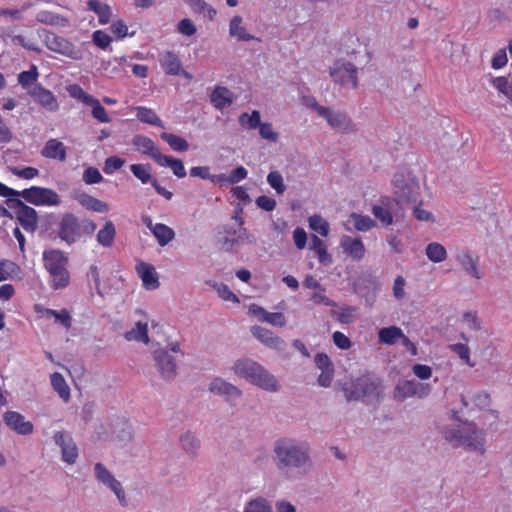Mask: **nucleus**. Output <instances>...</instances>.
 <instances>
[{"instance_id": "1", "label": "nucleus", "mask_w": 512, "mask_h": 512, "mask_svg": "<svg viewBox=\"0 0 512 512\" xmlns=\"http://www.w3.org/2000/svg\"><path fill=\"white\" fill-rule=\"evenodd\" d=\"M338 385L348 402L365 401L372 404L383 399V381L374 373H364L339 382Z\"/></svg>"}, {"instance_id": "2", "label": "nucleus", "mask_w": 512, "mask_h": 512, "mask_svg": "<svg viewBox=\"0 0 512 512\" xmlns=\"http://www.w3.org/2000/svg\"><path fill=\"white\" fill-rule=\"evenodd\" d=\"M233 372L246 381L267 392H278L280 385L276 377L257 361L241 358L234 362Z\"/></svg>"}, {"instance_id": "3", "label": "nucleus", "mask_w": 512, "mask_h": 512, "mask_svg": "<svg viewBox=\"0 0 512 512\" xmlns=\"http://www.w3.org/2000/svg\"><path fill=\"white\" fill-rule=\"evenodd\" d=\"M96 224L88 218H79L72 212L64 213L56 224V236L71 246L86 235H92Z\"/></svg>"}, {"instance_id": "4", "label": "nucleus", "mask_w": 512, "mask_h": 512, "mask_svg": "<svg viewBox=\"0 0 512 512\" xmlns=\"http://www.w3.org/2000/svg\"><path fill=\"white\" fill-rule=\"evenodd\" d=\"M394 197L397 205L407 208L420 200L419 181L409 171H398L393 178Z\"/></svg>"}, {"instance_id": "5", "label": "nucleus", "mask_w": 512, "mask_h": 512, "mask_svg": "<svg viewBox=\"0 0 512 512\" xmlns=\"http://www.w3.org/2000/svg\"><path fill=\"white\" fill-rule=\"evenodd\" d=\"M44 266L52 278L54 289L65 288L70 281L67 270L68 257L59 249H49L43 252Z\"/></svg>"}, {"instance_id": "6", "label": "nucleus", "mask_w": 512, "mask_h": 512, "mask_svg": "<svg viewBox=\"0 0 512 512\" xmlns=\"http://www.w3.org/2000/svg\"><path fill=\"white\" fill-rule=\"evenodd\" d=\"M442 433L450 443L466 448H481L484 445L483 431L472 422H467L462 430L446 427Z\"/></svg>"}, {"instance_id": "7", "label": "nucleus", "mask_w": 512, "mask_h": 512, "mask_svg": "<svg viewBox=\"0 0 512 512\" xmlns=\"http://www.w3.org/2000/svg\"><path fill=\"white\" fill-rule=\"evenodd\" d=\"M273 459L276 466L284 471L306 470L311 466L310 457L305 450H275Z\"/></svg>"}, {"instance_id": "8", "label": "nucleus", "mask_w": 512, "mask_h": 512, "mask_svg": "<svg viewBox=\"0 0 512 512\" xmlns=\"http://www.w3.org/2000/svg\"><path fill=\"white\" fill-rule=\"evenodd\" d=\"M38 35L49 50L74 60L81 59L80 51L66 38L57 36L46 29L38 30Z\"/></svg>"}, {"instance_id": "9", "label": "nucleus", "mask_w": 512, "mask_h": 512, "mask_svg": "<svg viewBox=\"0 0 512 512\" xmlns=\"http://www.w3.org/2000/svg\"><path fill=\"white\" fill-rule=\"evenodd\" d=\"M6 204L14 211L16 219L25 231L33 233L37 230L38 214L34 208L18 198L7 199Z\"/></svg>"}, {"instance_id": "10", "label": "nucleus", "mask_w": 512, "mask_h": 512, "mask_svg": "<svg viewBox=\"0 0 512 512\" xmlns=\"http://www.w3.org/2000/svg\"><path fill=\"white\" fill-rule=\"evenodd\" d=\"M357 73V67L344 59L336 60L330 67V76L335 83L353 89L358 86Z\"/></svg>"}, {"instance_id": "11", "label": "nucleus", "mask_w": 512, "mask_h": 512, "mask_svg": "<svg viewBox=\"0 0 512 512\" xmlns=\"http://www.w3.org/2000/svg\"><path fill=\"white\" fill-rule=\"evenodd\" d=\"M20 194L26 202L36 206H58L61 203L60 196L50 188L32 186Z\"/></svg>"}, {"instance_id": "12", "label": "nucleus", "mask_w": 512, "mask_h": 512, "mask_svg": "<svg viewBox=\"0 0 512 512\" xmlns=\"http://www.w3.org/2000/svg\"><path fill=\"white\" fill-rule=\"evenodd\" d=\"M429 394V385H424L415 380L399 381L393 391V398L397 402H403L409 397L418 396L420 398Z\"/></svg>"}, {"instance_id": "13", "label": "nucleus", "mask_w": 512, "mask_h": 512, "mask_svg": "<svg viewBox=\"0 0 512 512\" xmlns=\"http://www.w3.org/2000/svg\"><path fill=\"white\" fill-rule=\"evenodd\" d=\"M94 473L96 479L100 483L114 492L120 504L122 506H126L127 500L122 484L110 473V471L102 463H96L94 466Z\"/></svg>"}, {"instance_id": "14", "label": "nucleus", "mask_w": 512, "mask_h": 512, "mask_svg": "<svg viewBox=\"0 0 512 512\" xmlns=\"http://www.w3.org/2000/svg\"><path fill=\"white\" fill-rule=\"evenodd\" d=\"M155 367L161 377L166 381H172L177 375V362L168 350L158 349L153 353Z\"/></svg>"}, {"instance_id": "15", "label": "nucleus", "mask_w": 512, "mask_h": 512, "mask_svg": "<svg viewBox=\"0 0 512 512\" xmlns=\"http://www.w3.org/2000/svg\"><path fill=\"white\" fill-rule=\"evenodd\" d=\"M456 261L467 275L475 279L483 277V273L479 269V257L469 249L459 250L456 254Z\"/></svg>"}, {"instance_id": "16", "label": "nucleus", "mask_w": 512, "mask_h": 512, "mask_svg": "<svg viewBox=\"0 0 512 512\" xmlns=\"http://www.w3.org/2000/svg\"><path fill=\"white\" fill-rule=\"evenodd\" d=\"M251 333L257 340L270 349L282 353L287 348V343L282 338L276 336L271 330L264 327L253 326Z\"/></svg>"}, {"instance_id": "17", "label": "nucleus", "mask_w": 512, "mask_h": 512, "mask_svg": "<svg viewBox=\"0 0 512 512\" xmlns=\"http://www.w3.org/2000/svg\"><path fill=\"white\" fill-rule=\"evenodd\" d=\"M209 391L218 396L225 397L227 402L237 400L242 396V391L235 385L217 377L209 384Z\"/></svg>"}, {"instance_id": "18", "label": "nucleus", "mask_w": 512, "mask_h": 512, "mask_svg": "<svg viewBox=\"0 0 512 512\" xmlns=\"http://www.w3.org/2000/svg\"><path fill=\"white\" fill-rule=\"evenodd\" d=\"M315 111L320 117L324 118L332 128L345 129L350 123L345 113L321 106L317 102H315Z\"/></svg>"}, {"instance_id": "19", "label": "nucleus", "mask_w": 512, "mask_h": 512, "mask_svg": "<svg viewBox=\"0 0 512 512\" xmlns=\"http://www.w3.org/2000/svg\"><path fill=\"white\" fill-rule=\"evenodd\" d=\"M236 234L237 229L230 224L219 227L216 235L217 245L225 252H232L233 247L239 245Z\"/></svg>"}, {"instance_id": "20", "label": "nucleus", "mask_w": 512, "mask_h": 512, "mask_svg": "<svg viewBox=\"0 0 512 512\" xmlns=\"http://www.w3.org/2000/svg\"><path fill=\"white\" fill-rule=\"evenodd\" d=\"M3 419L6 425L18 434L27 435L33 430V424L30 421H25L24 416L18 412L7 411L4 413Z\"/></svg>"}, {"instance_id": "21", "label": "nucleus", "mask_w": 512, "mask_h": 512, "mask_svg": "<svg viewBox=\"0 0 512 512\" xmlns=\"http://www.w3.org/2000/svg\"><path fill=\"white\" fill-rule=\"evenodd\" d=\"M132 144L136 148L137 151L141 152L144 155H147L151 159H153L156 163L159 161L158 157H161L163 154L159 151V148L155 144V142L147 136L144 135H135L132 138Z\"/></svg>"}, {"instance_id": "22", "label": "nucleus", "mask_w": 512, "mask_h": 512, "mask_svg": "<svg viewBox=\"0 0 512 512\" xmlns=\"http://www.w3.org/2000/svg\"><path fill=\"white\" fill-rule=\"evenodd\" d=\"M460 401L463 407L468 408L472 404V409H487L491 405V397L486 391H476L468 396L461 394Z\"/></svg>"}, {"instance_id": "23", "label": "nucleus", "mask_w": 512, "mask_h": 512, "mask_svg": "<svg viewBox=\"0 0 512 512\" xmlns=\"http://www.w3.org/2000/svg\"><path fill=\"white\" fill-rule=\"evenodd\" d=\"M161 68L167 75H179L181 73L182 62L179 56L173 51H165L159 56Z\"/></svg>"}, {"instance_id": "24", "label": "nucleus", "mask_w": 512, "mask_h": 512, "mask_svg": "<svg viewBox=\"0 0 512 512\" xmlns=\"http://www.w3.org/2000/svg\"><path fill=\"white\" fill-rule=\"evenodd\" d=\"M137 273L147 290H154L159 287L160 282L155 268L147 263L141 262L136 266Z\"/></svg>"}, {"instance_id": "25", "label": "nucleus", "mask_w": 512, "mask_h": 512, "mask_svg": "<svg viewBox=\"0 0 512 512\" xmlns=\"http://www.w3.org/2000/svg\"><path fill=\"white\" fill-rule=\"evenodd\" d=\"M341 247L343 251L354 260H361L365 255V247L359 238L343 236L341 238Z\"/></svg>"}, {"instance_id": "26", "label": "nucleus", "mask_w": 512, "mask_h": 512, "mask_svg": "<svg viewBox=\"0 0 512 512\" xmlns=\"http://www.w3.org/2000/svg\"><path fill=\"white\" fill-rule=\"evenodd\" d=\"M29 93L37 102H39L46 109L50 111H55L58 108V103L51 91L41 86H34L29 91Z\"/></svg>"}, {"instance_id": "27", "label": "nucleus", "mask_w": 512, "mask_h": 512, "mask_svg": "<svg viewBox=\"0 0 512 512\" xmlns=\"http://www.w3.org/2000/svg\"><path fill=\"white\" fill-rule=\"evenodd\" d=\"M41 154L45 158L65 161L66 147L61 141L57 139H50L46 142L45 146L41 151Z\"/></svg>"}, {"instance_id": "28", "label": "nucleus", "mask_w": 512, "mask_h": 512, "mask_svg": "<svg viewBox=\"0 0 512 512\" xmlns=\"http://www.w3.org/2000/svg\"><path fill=\"white\" fill-rule=\"evenodd\" d=\"M210 101L213 106L222 110L232 103V92L223 86H217L210 95Z\"/></svg>"}, {"instance_id": "29", "label": "nucleus", "mask_w": 512, "mask_h": 512, "mask_svg": "<svg viewBox=\"0 0 512 512\" xmlns=\"http://www.w3.org/2000/svg\"><path fill=\"white\" fill-rule=\"evenodd\" d=\"M36 20L40 23L56 27H67L69 25V20L66 17L46 10L38 12Z\"/></svg>"}, {"instance_id": "30", "label": "nucleus", "mask_w": 512, "mask_h": 512, "mask_svg": "<svg viewBox=\"0 0 512 512\" xmlns=\"http://www.w3.org/2000/svg\"><path fill=\"white\" fill-rule=\"evenodd\" d=\"M159 161L157 164L161 167H169L173 171V174L178 178L186 176V170L183 162L180 159L173 158L171 156L162 155L158 157Z\"/></svg>"}, {"instance_id": "31", "label": "nucleus", "mask_w": 512, "mask_h": 512, "mask_svg": "<svg viewBox=\"0 0 512 512\" xmlns=\"http://www.w3.org/2000/svg\"><path fill=\"white\" fill-rule=\"evenodd\" d=\"M125 339L127 341H138L143 342L145 344L149 343L148 336V325L147 323H143L138 321L135 324V327L125 333Z\"/></svg>"}, {"instance_id": "32", "label": "nucleus", "mask_w": 512, "mask_h": 512, "mask_svg": "<svg viewBox=\"0 0 512 512\" xmlns=\"http://www.w3.org/2000/svg\"><path fill=\"white\" fill-rule=\"evenodd\" d=\"M78 201L87 210L99 213H105L109 210V205L107 203L88 194H81Z\"/></svg>"}, {"instance_id": "33", "label": "nucleus", "mask_w": 512, "mask_h": 512, "mask_svg": "<svg viewBox=\"0 0 512 512\" xmlns=\"http://www.w3.org/2000/svg\"><path fill=\"white\" fill-rule=\"evenodd\" d=\"M241 24H242L241 16L236 15L230 20V24H229L230 36L236 37L239 41L253 40L254 36L247 33L246 29Z\"/></svg>"}, {"instance_id": "34", "label": "nucleus", "mask_w": 512, "mask_h": 512, "mask_svg": "<svg viewBox=\"0 0 512 512\" xmlns=\"http://www.w3.org/2000/svg\"><path fill=\"white\" fill-rule=\"evenodd\" d=\"M403 331L397 326L381 328L378 332L379 341L387 345H393L403 337Z\"/></svg>"}, {"instance_id": "35", "label": "nucleus", "mask_w": 512, "mask_h": 512, "mask_svg": "<svg viewBox=\"0 0 512 512\" xmlns=\"http://www.w3.org/2000/svg\"><path fill=\"white\" fill-rule=\"evenodd\" d=\"M152 233L157 239L158 244L162 247L171 242L175 237L173 229L162 223L155 224Z\"/></svg>"}, {"instance_id": "36", "label": "nucleus", "mask_w": 512, "mask_h": 512, "mask_svg": "<svg viewBox=\"0 0 512 512\" xmlns=\"http://www.w3.org/2000/svg\"><path fill=\"white\" fill-rule=\"evenodd\" d=\"M136 117L139 121L153 126L164 128L162 120L150 108L139 106L136 108Z\"/></svg>"}, {"instance_id": "37", "label": "nucleus", "mask_w": 512, "mask_h": 512, "mask_svg": "<svg viewBox=\"0 0 512 512\" xmlns=\"http://www.w3.org/2000/svg\"><path fill=\"white\" fill-rule=\"evenodd\" d=\"M87 6L89 10L98 15L100 24L104 25L109 22L111 10L107 4H104L99 0H88Z\"/></svg>"}, {"instance_id": "38", "label": "nucleus", "mask_w": 512, "mask_h": 512, "mask_svg": "<svg viewBox=\"0 0 512 512\" xmlns=\"http://www.w3.org/2000/svg\"><path fill=\"white\" fill-rule=\"evenodd\" d=\"M425 253L427 258L434 263L443 262L447 258V251L445 247L437 242L429 243L426 246Z\"/></svg>"}, {"instance_id": "39", "label": "nucleus", "mask_w": 512, "mask_h": 512, "mask_svg": "<svg viewBox=\"0 0 512 512\" xmlns=\"http://www.w3.org/2000/svg\"><path fill=\"white\" fill-rule=\"evenodd\" d=\"M130 170L132 174L141 181L142 184L150 183L153 185V181L157 180L151 175L150 164H132L130 166Z\"/></svg>"}, {"instance_id": "40", "label": "nucleus", "mask_w": 512, "mask_h": 512, "mask_svg": "<svg viewBox=\"0 0 512 512\" xmlns=\"http://www.w3.org/2000/svg\"><path fill=\"white\" fill-rule=\"evenodd\" d=\"M116 229L112 221H107L104 227L97 234V241L103 247H110L113 244Z\"/></svg>"}, {"instance_id": "41", "label": "nucleus", "mask_w": 512, "mask_h": 512, "mask_svg": "<svg viewBox=\"0 0 512 512\" xmlns=\"http://www.w3.org/2000/svg\"><path fill=\"white\" fill-rule=\"evenodd\" d=\"M311 249H313L317 255L318 260L323 265H329L332 263V257L327 252L326 245L323 240H321L316 235L312 236Z\"/></svg>"}, {"instance_id": "42", "label": "nucleus", "mask_w": 512, "mask_h": 512, "mask_svg": "<svg viewBox=\"0 0 512 512\" xmlns=\"http://www.w3.org/2000/svg\"><path fill=\"white\" fill-rule=\"evenodd\" d=\"M51 385L53 389L58 392L59 396L67 401L70 397V389L68 385L66 384V381L64 377L58 373L55 372L51 375Z\"/></svg>"}, {"instance_id": "43", "label": "nucleus", "mask_w": 512, "mask_h": 512, "mask_svg": "<svg viewBox=\"0 0 512 512\" xmlns=\"http://www.w3.org/2000/svg\"><path fill=\"white\" fill-rule=\"evenodd\" d=\"M161 138L165 142H167V144L175 151L185 152L189 149L188 142L184 138H182L178 135L164 132L161 134Z\"/></svg>"}, {"instance_id": "44", "label": "nucleus", "mask_w": 512, "mask_h": 512, "mask_svg": "<svg viewBox=\"0 0 512 512\" xmlns=\"http://www.w3.org/2000/svg\"><path fill=\"white\" fill-rule=\"evenodd\" d=\"M349 219L353 222L354 228L358 231L365 232L375 226V221L367 215L352 213Z\"/></svg>"}, {"instance_id": "45", "label": "nucleus", "mask_w": 512, "mask_h": 512, "mask_svg": "<svg viewBox=\"0 0 512 512\" xmlns=\"http://www.w3.org/2000/svg\"><path fill=\"white\" fill-rule=\"evenodd\" d=\"M309 227L319 233L321 236L326 237L329 233V223L320 215L310 216L308 219Z\"/></svg>"}, {"instance_id": "46", "label": "nucleus", "mask_w": 512, "mask_h": 512, "mask_svg": "<svg viewBox=\"0 0 512 512\" xmlns=\"http://www.w3.org/2000/svg\"><path fill=\"white\" fill-rule=\"evenodd\" d=\"M113 433L119 438L121 441H125L131 438L132 429L129 422L125 419L119 418L117 419Z\"/></svg>"}, {"instance_id": "47", "label": "nucleus", "mask_w": 512, "mask_h": 512, "mask_svg": "<svg viewBox=\"0 0 512 512\" xmlns=\"http://www.w3.org/2000/svg\"><path fill=\"white\" fill-rule=\"evenodd\" d=\"M43 312L46 317H54L55 320L60 322L66 329H69L71 327V316L66 309L56 311L53 309L46 308L43 309Z\"/></svg>"}, {"instance_id": "48", "label": "nucleus", "mask_w": 512, "mask_h": 512, "mask_svg": "<svg viewBox=\"0 0 512 512\" xmlns=\"http://www.w3.org/2000/svg\"><path fill=\"white\" fill-rule=\"evenodd\" d=\"M209 284L216 290L218 296L223 300L239 303V298L230 290L228 285L218 282H209Z\"/></svg>"}, {"instance_id": "49", "label": "nucleus", "mask_w": 512, "mask_h": 512, "mask_svg": "<svg viewBox=\"0 0 512 512\" xmlns=\"http://www.w3.org/2000/svg\"><path fill=\"white\" fill-rule=\"evenodd\" d=\"M239 122L242 126H246L249 129H255L261 124L260 112L253 110L251 114L242 113L239 116Z\"/></svg>"}, {"instance_id": "50", "label": "nucleus", "mask_w": 512, "mask_h": 512, "mask_svg": "<svg viewBox=\"0 0 512 512\" xmlns=\"http://www.w3.org/2000/svg\"><path fill=\"white\" fill-rule=\"evenodd\" d=\"M267 182L277 192V194H283L286 190L283 177L278 171H271L267 175Z\"/></svg>"}, {"instance_id": "51", "label": "nucleus", "mask_w": 512, "mask_h": 512, "mask_svg": "<svg viewBox=\"0 0 512 512\" xmlns=\"http://www.w3.org/2000/svg\"><path fill=\"white\" fill-rule=\"evenodd\" d=\"M245 512H273L271 506L264 498L251 500L246 506Z\"/></svg>"}, {"instance_id": "52", "label": "nucleus", "mask_w": 512, "mask_h": 512, "mask_svg": "<svg viewBox=\"0 0 512 512\" xmlns=\"http://www.w3.org/2000/svg\"><path fill=\"white\" fill-rule=\"evenodd\" d=\"M92 41L98 48L105 50L112 42V38L104 31L96 30L92 34Z\"/></svg>"}, {"instance_id": "53", "label": "nucleus", "mask_w": 512, "mask_h": 512, "mask_svg": "<svg viewBox=\"0 0 512 512\" xmlns=\"http://www.w3.org/2000/svg\"><path fill=\"white\" fill-rule=\"evenodd\" d=\"M37 77V68L36 66H32L30 70L23 71L18 75V82L23 88H26L36 81Z\"/></svg>"}, {"instance_id": "54", "label": "nucleus", "mask_w": 512, "mask_h": 512, "mask_svg": "<svg viewBox=\"0 0 512 512\" xmlns=\"http://www.w3.org/2000/svg\"><path fill=\"white\" fill-rule=\"evenodd\" d=\"M185 2L197 13H204L207 10L210 19L216 15V11L204 0H185Z\"/></svg>"}, {"instance_id": "55", "label": "nucleus", "mask_w": 512, "mask_h": 512, "mask_svg": "<svg viewBox=\"0 0 512 512\" xmlns=\"http://www.w3.org/2000/svg\"><path fill=\"white\" fill-rule=\"evenodd\" d=\"M450 350L457 354L460 359L465 361V363L469 366H473L470 362V349L466 344L456 343L449 346Z\"/></svg>"}, {"instance_id": "56", "label": "nucleus", "mask_w": 512, "mask_h": 512, "mask_svg": "<svg viewBox=\"0 0 512 512\" xmlns=\"http://www.w3.org/2000/svg\"><path fill=\"white\" fill-rule=\"evenodd\" d=\"M54 441L60 448H76L71 435L69 433L59 431L54 434Z\"/></svg>"}, {"instance_id": "57", "label": "nucleus", "mask_w": 512, "mask_h": 512, "mask_svg": "<svg viewBox=\"0 0 512 512\" xmlns=\"http://www.w3.org/2000/svg\"><path fill=\"white\" fill-rule=\"evenodd\" d=\"M125 163V160L117 157L111 156L105 160L103 171L105 174H113L116 170L120 169Z\"/></svg>"}, {"instance_id": "58", "label": "nucleus", "mask_w": 512, "mask_h": 512, "mask_svg": "<svg viewBox=\"0 0 512 512\" xmlns=\"http://www.w3.org/2000/svg\"><path fill=\"white\" fill-rule=\"evenodd\" d=\"M372 213L375 218L381 221L384 225H390L393 221L391 212L382 206L374 205Z\"/></svg>"}, {"instance_id": "59", "label": "nucleus", "mask_w": 512, "mask_h": 512, "mask_svg": "<svg viewBox=\"0 0 512 512\" xmlns=\"http://www.w3.org/2000/svg\"><path fill=\"white\" fill-rule=\"evenodd\" d=\"M103 180L99 170L95 167H88L83 172V181L86 184H96Z\"/></svg>"}, {"instance_id": "60", "label": "nucleus", "mask_w": 512, "mask_h": 512, "mask_svg": "<svg viewBox=\"0 0 512 512\" xmlns=\"http://www.w3.org/2000/svg\"><path fill=\"white\" fill-rule=\"evenodd\" d=\"M244 220L239 218V227L237 229V238H239V244L242 241H246L249 244L255 245L257 243L256 238L253 234L249 233L246 228L243 227Z\"/></svg>"}, {"instance_id": "61", "label": "nucleus", "mask_w": 512, "mask_h": 512, "mask_svg": "<svg viewBox=\"0 0 512 512\" xmlns=\"http://www.w3.org/2000/svg\"><path fill=\"white\" fill-rule=\"evenodd\" d=\"M247 175V169L243 166H238L237 168L233 169L231 173L228 175V185L239 183L240 181L244 180L247 177Z\"/></svg>"}, {"instance_id": "62", "label": "nucleus", "mask_w": 512, "mask_h": 512, "mask_svg": "<svg viewBox=\"0 0 512 512\" xmlns=\"http://www.w3.org/2000/svg\"><path fill=\"white\" fill-rule=\"evenodd\" d=\"M259 134L263 139L276 142L278 139V133L273 131L271 123H261L259 125Z\"/></svg>"}, {"instance_id": "63", "label": "nucleus", "mask_w": 512, "mask_h": 512, "mask_svg": "<svg viewBox=\"0 0 512 512\" xmlns=\"http://www.w3.org/2000/svg\"><path fill=\"white\" fill-rule=\"evenodd\" d=\"M10 170L14 175L21 177L23 179H33L39 174L38 169L34 167H12Z\"/></svg>"}, {"instance_id": "64", "label": "nucleus", "mask_w": 512, "mask_h": 512, "mask_svg": "<svg viewBox=\"0 0 512 512\" xmlns=\"http://www.w3.org/2000/svg\"><path fill=\"white\" fill-rule=\"evenodd\" d=\"M506 49H499L491 60V66L493 69L498 70L507 64Z\"/></svg>"}]
</instances>
